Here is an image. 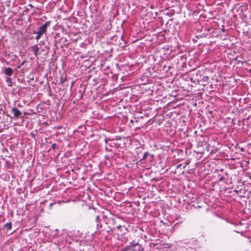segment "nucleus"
Here are the masks:
<instances>
[{
	"label": "nucleus",
	"instance_id": "nucleus-2",
	"mask_svg": "<svg viewBox=\"0 0 251 251\" xmlns=\"http://www.w3.org/2000/svg\"><path fill=\"white\" fill-rule=\"evenodd\" d=\"M122 251H143V248L138 243H130L126 246Z\"/></svg>",
	"mask_w": 251,
	"mask_h": 251
},
{
	"label": "nucleus",
	"instance_id": "nucleus-15",
	"mask_svg": "<svg viewBox=\"0 0 251 251\" xmlns=\"http://www.w3.org/2000/svg\"><path fill=\"white\" fill-rule=\"evenodd\" d=\"M28 6L29 7H30L31 8H33V6L31 4H29Z\"/></svg>",
	"mask_w": 251,
	"mask_h": 251
},
{
	"label": "nucleus",
	"instance_id": "nucleus-7",
	"mask_svg": "<svg viewBox=\"0 0 251 251\" xmlns=\"http://www.w3.org/2000/svg\"><path fill=\"white\" fill-rule=\"evenodd\" d=\"M4 227L6 228L7 230H10L12 228V224L11 223H7L4 225Z\"/></svg>",
	"mask_w": 251,
	"mask_h": 251
},
{
	"label": "nucleus",
	"instance_id": "nucleus-5",
	"mask_svg": "<svg viewBox=\"0 0 251 251\" xmlns=\"http://www.w3.org/2000/svg\"><path fill=\"white\" fill-rule=\"evenodd\" d=\"M13 70L12 68L8 67L5 69L4 74L8 76H11L13 74Z\"/></svg>",
	"mask_w": 251,
	"mask_h": 251
},
{
	"label": "nucleus",
	"instance_id": "nucleus-14",
	"mask_svg": "<svg viewBox=\"0 0 251 251\" xmlns=\"http://www.w3.org/2000/svg\"><path fill=\"white\" fill-rule=\"evenodd\" d=\"M53 205V203H51L50 204V208H51L52 207V206Z\"/></svg>",
	"mask_w": 251,
	"mask_h": 251
},
{
	"label": "nucleus",
	"instance_id": "nucleus-16",
	"mask_svg": "<svg viewBox=\"0 0 251 251\" xmlns=\"http://www.w3.org/2000/svg\"><path fill=\"white\" fill-rule=\"evenodd\" d=\"M25 62V61H23L21 64V66L23 65Z\"/></svg>",
	"mask_w": 251,
	"mask_h": 251
},
{
	"label": "nucleus",
	"instance_id": "nucleus-11",
	"mask_svg": "<svg viewBox=\"0 0 251 251\" xmlns=\"http://www.w3.org/2000/svg\"><path fill=\"white\" fill-rule=\"evenodd\" d=\"M66 80H67L66 77H61L60 82L61 84H63L64 83V82L66 81Z\"/></svg>",
	"mask_w": 251,
	"mask_h": 251
},
{
	"label": "nucleus",
	"instance_id": "nucleus-3",
	"mask_svg": "<svg viewBox=\"0 0 251 251\" xmlns=\"http://www.w3.org/2000/svg\"><path fill=\"white\" fill-rule=\"evenodd\" d=\"M118 234V235H123L127 232V228L125 225H119L117 226Z\"/></svg>",
	"mask_w": 251,
	"mask_h": 251
},
{
	"label": "nucleus",
	"instance_id": "nucleus-4",
	"mask_svg": "<svg viewBox=\"0 0 251 251\" xmlns=\"http://www.w3.org/2000/svg\"><path fill=\"white\" fill-rule=\"evenodd\" d=\"M11 112L13 114L14 117H22V112L16 107H13Z\"/></svg>",
	"mask_w": 251,
	"mask_h": 251
},
{
	"label": "nucleus",
	"instance_id": "nucleus-13",
	"mask_svg": "<svg viewBox=\"0 0 251 251\" xmlns=\"http://www.w3.org/2000/svg\"><path fill=\"white\" fill-rule=\"evenodd\" d=\"M190 81L193 82V83H196V81L195 80L193 79V77H191L190 78Z\"/></svg>",
	"mask_w": 251,
	"mask_h": 251
},
{
	"label": "nucleus",
	"instance_id": "nucleus-6",
	"mask_svg": "<svg viewBox=\"0 0 251 251\" xmlns=\"http://www.w3.org/2000/svg\"><path fill=\"white\" fill-rule=\"evenodd\" d=\"M32 49L34 52V55L35 56H37V55L38 54L39 50V48L38 47V46L37 45H35L32 46Z\"/></svg>",
	"mask_w": 251,
	"mask_h": 251
},
{
	"label": "nucleus",
	"instance_id": "nucleus-8",
	"mask_svg": "<svg viewBox=\"0 0 251 251\" xmlns=\"http://www.w3.org/2000/svg\"><path fill=\"white\" fill-rule=\"evenodd\" d=\"M241 7V12H243V11H245L248 9V5H242Z\"/></svg>",
	"mask_w": 251,
	"mask_h": 251
},
{
	"label": "nucleus",
	"instance_id": "nucleus-9",
	"mask_svg": "<svg viewBox=\"0 0 251 251\" xmlns=\"http://www.w3.org/2000/svg\"><path fill=\"white\" fill-rule=\"evenodd\" d=\"M6 81L8 83V86H12V79L10 77H7L6 78Z\"/></svg>",
	"mask_w": 251,
	"mask_h": 251
},
{
	"label": "nucleus",
	"instance_id": "nucleus-1",
	"mask_svg": "<svg viewBox=\"0 0 251 251\" xmlns=\"http://www.w3.org/2000/svg\"><path fill=\"white\" fill-rule=\"evenodd\" d=\"M51 22L48 21L41 26L38 28L37 31H34V34H36L37 35L35 37V39L38 41L41 37L47 32V27L50 25Z\"/></svg>",
	"mask_w": 251,
	"mask_h": 251
},
{
	"label": "nucleus",
	"instance_id": "nucleus-12",
	"mask_svg": "<svg viewBox=\"0 0 251 251\" xmlns=\"http://www.w3.org/2000/svg\"><path fill=\"white\" fill-rule=\"evenodd\" d=\"M56 144H53L52 145V149H55L56 148Z\"/></svg>",
	"mask_w": 251,
	"mask_h": 251
},
{
	"label": "nucleus",
	"instance_id": "nucleus-10",
	"mask_svg": "<svg viewBox=\"0 0 251 251\" xmlns=\"http://www.w3.org/2000/svg\"><path fill=\"white\" fill-rule=\"evenodd\" d=\"M148 155H149L148 152H145L142 158L141 159V160H144L146 159L147 157L148 156Z\"/></svg>",
	"mask_w": 251,
	"mask_h": 251
}]
</instances>
